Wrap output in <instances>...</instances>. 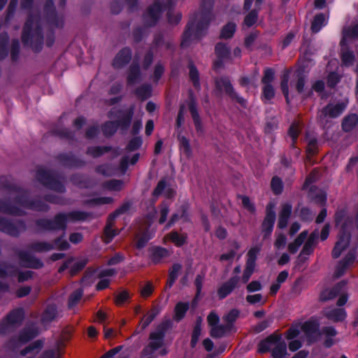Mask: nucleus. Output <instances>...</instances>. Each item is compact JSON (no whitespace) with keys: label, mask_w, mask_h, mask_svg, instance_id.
<instances>
[{"label":"nucleus","mask_w":358,"mask_h":358,"mask_svg":"<svg viewBox=\"0 0 358 358\" xmlns=\"http://www.w3.org/2000/svg\"><path fill=\"white\" fill-rule=\"evenodd\" d=\"M271 186L275 194H280L283 189L282 182L278 177H273L272 178Z\"/></svg>","instance_id":"obj_53"},{"label":"nucleus","mask_w":358,"mask_h":358,"mask_svg":"<svg viewBox=\"0 0 358 358\" xmlns=\"http://www.w3.org/2000/svg\"><path fill=\"white\" fill-rule=\"evenodd\" d=\"M20 259L22 264L27 267L39 268L42 266V263L39 260L29 254L20 253Z\"/></svg>","instance_id":"obj_33"},{"label":"nucleus","mask_w":358,"mask_h":358,"mask_svg":"<svg viewBox=\"0 0 358 358\" xmlns=\"http://www.w3.org/2000/svg\"><path fill=\"white\" fill-rule=\"evenodd\" d=\"M129 298V294L127 291H122L117 294L115 302L117 306L123 305Z\"/></svg>","instance_id":"obj_56"},{"label":"nucleus","mask_w":358,"mask_h":358,"mask_svg":"<svg viewBox=\"0 0 358 358\" xmlns=\"http://www.w3.org/2000/svg\"><path fill=\"white\" fill-rule=\"evenodd\" d=\"M131 59V52L129 48H124L117 55L114 59L115 67H122L127 64Z\"/></svg>","instance_id":"obj_26"},{"label":"nucleus","mask_w":358,"mask_h":358,"mask_svg":"<svg viewBox=\"0 0 358 358\" xmlns=\"http://www.w3.org/2000/svg\"><path fill=\"white\" fill-rule=\"evenodd\" d=\"M257 20V11L252 10L245 17L244 24L247 27L252 26Z\"/></svg>","instance_id":"obj_55"},{"label":"nucleus","mask_w":358,"mask_h":358,"mask_svg":"<svg viewBox=\"0 0 358 358\" xmlns=\"http://www.w3.org/2000/svg\"><path fill=\"white\" fill-rule=\"evenodd\" d=\"M274 78V72L272 69H267L265 71L264 76L262 78V83L266 85H270Z\"/></svg>","instance_id":"obj_60"},{"label":"nucleus","mask_w":358,"mask_h":358,"mask_svg":"<svg viewBox=\"0 0 358 358\" xmlns=\"http://www.w3.org/2000/svg\"><path fill=\"white\" fill-rule=\"evenodd\" d=\"M43 343L41 341H37L22 350L17 358H34L41 350Z\"/></svg>","instance_id":"obj_23"},{"label":"nucleus","mask_w":358,"mask_h":358,"mask_svg":"<svg viewBox=\"0 0 358 358\" xmlns=\"http://www.w3.org/2000/svg\"><path fill=\"white\" fill-rule=\"evenodd\" d=\"M287 355V345L281 340V337L279 336L276 340V344H275L272 349V357L273 358H285Z\"/></svg>","instance_id":"obj_28"},{"label":"nucleus","mask_w":358,"mask_h":358,"mask_svg":"<svg viewBox=\"0 0 358 358\" xmlns=\"http://www.w3.org/2000/svg\"><path fill=\"white\" fill-rule=\"evenodd\" d=\"M165 5H161L159 2H155L152 6H150L146 14L145 19L148 23L150 25L154 24L162 14V10L165 8Z\"/></svg>","instance_id":"obj_20"},{"label":"nucleus","mask_w":358,"mask_h":358,"mask_svg":"<svg viewBox=\"0 0 358 358\" xmlns=\"http://www.w3.org/2000/svg\"><path fill=\"white\" fill-rule=\"evenodd\" d=\"M188 106H189V111L192 114V117L194 120V123L196 129L198 131H201L202 125H201V120H200L198 111H197L196 103H194V101L192 100L189 101Z\"/></svg>","instance_id":"obj_37"},{"label":"nucleus","mask_w":358,"mask_h":358,"mask_svg":"<svg viewBox=\"0 0 358 358\" xmlns=\"http://www.w3.org/2000/svg\"><path fill=\"white\" fill-rule=\"evenodd\" d=\"M287 238L284 234H280L277 236L274 246L276 249L280 250L285 248Z\"/></svg>","instance_id":"obj_59"},{"label":"nucleus","mask_w":358,"mask_h":358,"mask_svg":"<svg viewBox=\"0 0 358 358\" xmlns=\"http://www.w3.org/2000/svg\"><path fill=\"white\" fill-rule=\"evenodd\" d=\"M328 17H326L324 14H319L315 16L311 25V29L313 32H318L322 27L327 24Z\"/></svg>","instance_id":"obj_36"},{"label":"nucleus","mask_w":358,"mask_h":358,"mask_svg":"<svg viewBox=\"0 0 358 358\" xmlns=\"http://www.w3.org/2000/svg\"><path fill=\"white\" fill-rule=\"evenodd\" d=\"M343 39L341 41V45H343L345 41L348 37L358 38V24L355 25L352 29H345L343 31Z\"/></svg>","instance_id":"obj_48"},{"label":"nucleus","mask_w":358,"mask_h":358,"mask_svg":"<svg viewBox=\"0 0 358 358\" xmlns=\"http://www.w3.org/2000/svg\"><path fill=\"white\" fill-rule=\"evenodd\" d=\"M142 144V139L140 137H135L130 141L127 146L129 151L138 149Z\"/></svg>","instance_id":"obj_61"},{"label":"nucleus","mask_w":358,"mask_h":358,"mask_svg":"<svg viewBox=\"0 0 358 358\" xmlns=\"http://www.w3.org/2000/svg\"><path fill=\"white\" fill-rule=\"evenodd\" d=\"M153 235L154 232L150 231L148 229L139 233L136 238V246L139 249L143 248Z\"/></svg>","instance_id":"obj_34"},{"label":"nucleus","mask_w":358,"mask_h":358,"mask_svg":"<svg viewBox=\"0 0 358 358\" xmlns=\"http://www.w3.org/2000/svg\"><path fill=\"white\" fill-rule=\"evenodd\" d=\"M83 294V290L82 289H78L71 294L69 300V308H72L78 303Z\"/></svg>","instance_id":"obj_51"},{"label":"nucleus","mask_w":358,"mask_h":358,"mask_svg":"<svg viewBox=\"0 0 358 358\" xmlns=\"http://www.w3.org/2000/svg\"><path fill=\"white\" fill-rule=\"evenodd\" d=\"M127 210L125 206H122L118 209L114 214L111 215L108 218L107 225L104 231V241L108 243L117 235V232L112 228L113 220L120 214L124 213Z\"/></svg>","instance_id":"obj_17"},{"label":"nucleus","mask_w":358,"mask_h":358,"mask_svg":"<svg viewBox=\"0 0 358 358\" xmlns=\"http://www.w3.org/2000/svg\"><path fill=\"white\" fill-rule=\"evenodd\" d=\"M232 249L229 252L224 253L220 257L222 261H231L236 255V250L240 248L239 244L237 242H234L232 245Z\"/></svg>","instance_id":"obj_49"},{"label":"nucleus","mask_w":358,"mask_h":358,"mask_svg":"<svg viewBox=\"0 0 358 358\" xmlns=\"http://www.w3.org/2000/svg\"><path fill=\"white\" fill-rule=\"evenodd\" d=\"M37 177L38 180H40L45 186L52 189L55 188L52 184L55 180L50 173L43 171H38Z\"/></svg>","instance_id":"obj_39"},{"label":"nucleus","mask_w":358,"mask_h":358,"mask_svg":"<svg viewBox=\"0 0 358 358\" xmlns=\"http://www.w3.org/2000/svg\"><path fill=\"white\" fill-rule=\"evenodd\" d=\"M178 140L180 141V149L181 152L187 157H189L191 155L192 150L188 139L185 136L179 135Z\"/></svg>","instance_id":"obj_45"},{"label":"nucleus","mask_w":358,"mask_h":358,"mask_svg":"<svg viewBox=\"0 0 358 358\" xmlns=\"http://www.w3.org/2000/svg\"><path fill=\"white\" fill-rule=\"evenodd\" d=\"M260 251V246L251 248L248 252L246 267L243 274L242 280L244 283L247 282L254 272L257 255Z\"/></svg>","instance_id":"obj_11"},{"label":"nucleus","mask_w":358,"mask_h":358,"mask_svg":"<svg viewBox=\"0 0 358 358\" xmlns=\"http://www.w3.org/2000/svg\"><path fill=\"white\" fill-rule=\"evenodd\" d=\"M239 315V311L236 309L230 310L223 317L225 324H220V317L215 313L211 312L207 317L208 325L210 327V335L213 338H221L230 331L232 324L236 321Z\"/></svg>","instance_id":"obj_4"},{"label":"nucleus","mask_w":358,"mask_h":358,"mask_svg":"<svg viewBox=\"0 0 358 358\" xmlns=\"http://www.w3.org/2000/svg\"><path fill=\"white\" fill-rule=\"evenodd\" d=\"M324 313L329 320L334 322H343L347 317V313L343 308H328Z\"/></svg>","instance_id":"obj_21"},{"label":"nucleus","mask_w":358,"mask_h":358,"mask_svg":"<svg viewBox=\"0 0 358 358\" xmlns=\"http://www.w3.org/2000/svg\"><path fill=\"white\" fill-rule=\"evenodd\" d=\"M216 87L220 92H224L231 96H234L232 85L227 78L217 79L216 80Z\"/></svg>","instance_id":"obj_29"},{"label":"nucleus","mask_w":358,"mask_h":358,"mask_svg":"<svg viewBox=\"0 0 358 358\" xmlns=\"http://www.w3.org/2000/svg\"><path fill=\"white\" fill-rule=\"evenodd\" d=\"M88 215L81 211H73L66 214H59L55 216L53 220H40L38 222V226L45 230H58L64 231L66 225L69 222L76 221H83L87 220Z\"/></svg>","instance_id":"obj_5"},{"label":"nucleus","mask_w":358,"mask_h":358,"mask_svg":"<svg viewBox=\"0 0 358 358\" xmlns=\"http://www.w3.org/2000/svg\"><path fill=\"white\" fill-rule=\"evenodd\" d=\"M236 28V24H234L233 22L228 23L222 29L220 36L222 38H226V39L231 38L235 33Z\"/></svg>","instance_id":"obj_46"},{"label":"nucleus","mask_w":358,"mask_h":358,"mask_svg":"<svg viewBox=\"0 0 358 358\" xmlns=\"http://www.w3.org/2000/svg\"><path fill=\"white\" fill-rule=\"evenodd\" d=\"M336 223L337 227H341V232L333 249L332 255L334 258H338L350 243L349 229L351 227V222L348 217L345 218V212L342 210L336 213Z\"/></svg>","instance_id":"obj_6"},{"label":"nucleus","mask_w":358,"mask_h":358,"mask_svg":"<svg viewBox=\"0 0 358 358\" xmlns=\"http://www.w3.org/2000/svg\"><path fill=\"white\" fill-rule=\"evenodd\" d=\"M189 308L188 303L179 302L176 304L175 308L174 319L176 320H180L182 319Z\"/></svg>","instance_id":"obj_43"},{"label":"nucleus","mask_w":358,"mask_h":358,"mask_svg":"<svg viewBox=\"0 0 358 358\" xmlns=\"http://www.w3.org/2000/svg\"><path fill=\"white\" fill-rule=\"evenodd\" d=\"M318 329L319 324L313 319L294 323L286 333L287 339L290 340L289 349L292 352L298 350L305 338L312 342L318 336Z\"/></svg>","instance_id":"obj_1"},{"label":"nucleus","mask_w":358,"mask_h":358,"mask_svg":"<svg viewBox=\"0 0 358 358\" xmlns=\"http://www.w3.org/2000/svg\"><path fill=\"white\" fill-rule=\"evenodd\" d=\"M210 20L209 12H202L197 14L187 24L184 32L181 45L187 47L189 43L200 37L205 33Z\"/></svg>","instance_id":"obj_2"},{"label":"nucleus","mask_w":358,"mask_h":358,"mask_svg":"<svg viewBox=\"0 0 358 358\" xmlns=\"http://www.w3.org/2000/svg\"><path fill=\"white\" fill-rule=\"evenodd\" d=\"M186 238L187 237L185 235L178 234L176 231H173L164 237V243L171 241L176 246H181L185 243Z\"/></svg>","instance_id":"obj_35"},{"label":"nucleus","mask_w":358,"mask_h":358,"mask_svg":"<svg viewBox=\"0 0 358 358\" xmlns=\"http://www.w3.org/2000/svg\"><path fill=\"white\" fill-rule=\"evenodd\" d=\"M22 41L25 45L30 46L35 52L41 50L43 36L38 16H29L23 29Z\"/></svg>","instance_id":"obj_3"},{"label":"nucleus","mask_w":358,"mask_h":358,"mask_svg":"<svg viewBox=\"0 0 358 358\" xmlns=\"http://www.w3.org/2000/svg\"><path fill=\"white\" fill-rule=\"evenodd\" d=\"M357 257V254L355 250L350 251L347 255L344 257V259L339 262L338 264L335 275L337 278L343 275L345 271L352 266L353 264L355 262Z\"/></svg>","instance_id":"obj_14"},{"label":"nucleus","mask_w":358,"mask_h":358,"mask_svg":"<svg viewBox=\"0 0 358 358\" xmlns=\"http://www.w3.org/2000/svg\"><path fill=\"white\" fill-rule=\"evenodd\" d=\"M340 76L336 73L332 72L328 76L327 83L330 87H334L340 80Z\"/></svg>","instance_id":"obj_64"},{"label":"nucleus","mask_w":358,"mask_h":358,"mask_svg":"<svg viewBox=\"0 0 358 358\" xmlns=\"http://www.w3.org/2000/svg\"><path fill=\"white\" fill-rule=\"evenodd\" d=\"M342 126L345 131H350L358 128V116L356 114H351L345 117L343 121Z\"/></svg>","instance_id":"obj_32"},{"label":"nucleus","mask_w":358,"mask_h":358,"mask_svg":"<svg viewBox=\"0 0 358 358\" xmlns=\"http://www.w3.org/2000/svg\"><path fill=\"white\" fill-rule=\"evenodd\" d=\"M164 332L162 330L158 329L150 334V343L149 345L144 350L145 355L152 354L158 349L162 344Z\"/></svg>","instance_id":"obj_16"},{"label":"nucleus","mask_w":358,"mask_h":358,"mask_svg":"<svg viewBox=\"0 0 358 358\" xmlns=\"http://www.w3.org/2000/svg\"><path fill=\"white\" fill-rule=\"evenodd\" d=\"M59 316V313L55 306L51 305L47 307L43 313L41 322L44 325H47L50 322L54 321Z\"/></svg>","instance_id":"obj_27"},{"label":"nucleus","mask_w":358,"mask_h":358,"mask_svg":"<svg viewBox=\"0 0 358 358\" xmlns=\"http://www.w3.org/2000/svg\"><path fill=\"white\" fill-rule=\"evenodd\" d=\"M302 69H298L297 71H294V73H292L290 70H287L283 74V78L281 83V88L282 93L284 94L285 96L286 97L287 101H288V94H289V90H288V83L289 81V79H291L290 82H292V78L291 77L296 76L297 77V83H296V88L299 92H301L303 86H304V80L301 77L302 76Z\"/></svg>","instance_id":"obj_9"},{"label":"nucleus","mask_w":358,"mask_h":358,"mask_svg":"<svg viewBox=\"0 0 358 358\" xmlns=\"http://www.w3.org/2000/svg\"><path fill=\"white\" fill-rule=\"evenodd\" d=\"M0 230L12 236H17L19 233L12 223L2 218H0Z\"/></svg>","instance_id":"obj_44"},{"label":"nucleus","mask_w":358,"mask_h":358,"mask_svg":"<svg viewBox=\"0 0 358 358\" xmlns=\"http://www.w3.org/2000/svg\"><path fill=\"white\" fill-rule=\"evenodd\" d=\"M307 231H302L293 243L289 244L288 249L289 252L292 253H295L299 250L301 244L304 242L305 239L307 238Z\"/></svg>","instance_id":"obj_40"},{"label":"nucleus","mask_w":358,"mask_h":358,"mask_svg":"<svg viewBox=\"0 0 358 358\" xmlns=\"http://www.w3.org/2000/svg\"><path fill=\"white\" fill-rule=\"evenodd\" d=\"M38 334V330L34 324L27 327L19 335L10 341L9 345L12 348H16L20 345L28 342L35 337Z\"/></svg>","instance_id":"obj_12"},{"label":"nucleus","mask_w":358,"mask_h":358,"mask_svg":"<svg viewBox=\"0 0 358 358\" xmlns=\"http://www.w3.org/2000/svg\"><path fill=\"white\" fill-rule=\"evenodd\" d=\"M274 96V90L271 85H264L263 88V97L266 100H270Z\"/></svg>","instance_id":"obj_62"},{"label":"nucleus","mask_w":358,"mask_h":358,"mask_svg":"<svg viewBox=\"0 0 358 358\" xmlns=\"http://www.w3.org/2000/svg\"><path fill=\"white\" fill-rule=\"evenodd\" d=\"M24 317V311L18 308L12 311L0 325V333L4 334L13 329Z\"/></svg>","instance_id":"obj_10"},{"label":"nucleus","mask_w":358,"mask_h":358,"mask_svg":"<svg viewBox=\"0 0 358 358\" xmlns=\"http://www.w3.org/2000/svg\"><path fill=\"white\" fill-rule=\"evenodd\" d=\"M132 115V110L127 112H120L117 115L118 120L117 122H108L104 124L103 127L104 134L106 136H110L113 134L120 126H122V128H127L130 124Z\"/></svg>","instance_id":"obj_8"},{"label":"nucleus","mask_w":358,"mask_h":358,"mask_svg":"<svg viewBox=\"0 0 358 358\" xmlns=\"http://www.w3.org/2000/svg\"><path fill=\"white\" fill-rule=\"evenodd\" d=\"M348 101L344 98L337 103H331L326 106L320 115V121L323 126L328 122L329 118H334L340 115L348 105Z\"/></svg>","instance_id":"obj_7"},{"label":"nucleus","mask_w":358,"mask_h":358,"mask_svg":"<svg viewBox=\"0 0 358 358\" xmlns=\"http://www.w3.org/2000/svg\"><path fill=\"white\" fill-rule=\"evenodd\" d=\"M279 336L271 335L264 341H262L258 345V351L261 353L266 352L269 350H272L275 344H276V340Z\"/></svg>","instance_id":"obj_30"},{"label":"nucleus","mask_w":358,"mask_h":358,"mask_svg":"<svg viewBox=\"0 0 358 358\" xmlns=\"http://www.w3.org/2000/svg\"><path fill=\"white\" fill-rule=\"evenodd\" d=\"M97 171L103 175L110 176L116 174V170L113 169L110 166L103 165L97 169Z\"/></svg>","instance_id":"obj_58"},{"label":"nucleus","mask_w":358,"mask_h":358,"mask_svg":"<svg viewBox=\"0 0 358 358\" xmlns=\"http://www.w3.org/2000/svg\"><path fill=\"white\" fill-rule=\"evenodd\" d=\"M123 183L120 180H113L105 185V188L110 191H119L122 189Z\"/></svg>","instance_id":"obj_54"},{"label":"nucleus","mask_w":358,"mask_h":358,"mask_svg":"<svg viewBox=\"0 0 358 358\" xmlns=\"http://www.w3.org/2000/svg\"><path fill=\"white\" fill-rule=\"evenodd\" d=\"M275 205L270 203L266 208V215L264 220L262 228L266 234L269 235L273 231V224L275 220Z\"/></svg>","instance_id":"obj_18"},{"label":"nucleus","mask_w":358,"mask_h":358,"mask_svg":"<svg viewBox=\"0 0 358 358\" xmlns=\"http://www.w3.org/2000/svg\"><path fill=\"white\" fill-rule=\"evenodd\" d=\"M45 11L48 15V22L56 27L59 26V23L56 22L57 15L55 10L53 6V3L51 1H48L45 5Z\"/></svg>","instance_id":"obj_42"},{"label":"nucleus","mask_w":358,"mask_h":358,"mask_svg":"<svg viewBox=\"0 0 358 358\" xmlns=\"http://www.w3.org/2000/svg\"><path fill=\"white\" fill-rule=\"evenodd\" d=\"M306 141L307 142V151L310 154H314L317 148V143L316 138L310 135V134H307L306 136Z\"/></svg>","instance_id":"obj_47"},{"label":"nucleus","mask_w":358,"mask_h":358,"mask_svg":"<svg viewBox=\"0 0 358 358\" xmlns=\"http://www.w3.org/2000/svg\"><path fill=\"white\" fill-rule=\"evenodd\" d=\"M215 55L220 63H222V61L227 59L229 57V49L228 47L223 43H217L215 45ZM221 64H217L215 67H218L219 65Z\"/></svg>","instance_id":"obj_31"},{"label":"nucleus","mask_w":358,"mask_h":358,"mask_svg":"<svg viewBox=\"0 0 358 358\" xmlns=\"http://www.w3.org/2000/svg\"><path fill=\"white\" fill-rule=\"evenodd\" d=\"M163 192L167 198H171L174 194L173 189L169 187L166 188V185L164 180H162L158 183L157 187L154 190L153 194L155 196H157L161 194Z\"/></svg>","instance_id":"obj_41"},{"label":"nucleus","mask_w":358,"mask_h":358,"mask_svg":"<svg viewBox=\"0 0 358 358\" xmlns=\"http://www.w3.org/2000/svg\"><path fill=\"white\" fill-rule=\"evenodd\" d=\"M168 254L167 250L162 248H155L152 250V258L155 262H158L162 257Z\"/></svg>","instance_id":"obj_52"},{"label":"nucleus","mask_w":358,"mask_h":358,"mask_svg":"<svg viewBox=\"0 0 358 358\" xmlns=\"http://www.w3.org/2000/svg\"><path fill=\"white\" fill-rule=\"evenodd\" d=\"M138 69H131L128 77L129 84H134L139 80L140 73Z\"/></svg>","instance_id":"obj_63"},{"label":"nucleus","mask_w":358,"mask_h":358,"mask_svg":"<svg viewBox=\"0 0 358 358\" xmlns=\"http://www.w3.org/2000/svg\"><path fill=\"white\" fill-rule=\"evenodd\" d=\"M69 247L67 241L60 238L55 241L53 244L45 242H38L32 245V250L36 252H45L53 248L66 250Z\"/></svg>","instance_id":"obj_13"},{"label":"nucleus","mask_w":358,"mask_h":358,"mask_svg":"<svg viewBox=\"0 0 358 358\" xmlns=\"http://www.w3.org/2000/svg\"><path fill=\"white\" fill-rule=\"evenodd\" d=\"M87 264L85 259H69L59 268V272L62 273L66 269H69V272L73 275L79 270L82 269Z\"/></svg>","instance_id":"obj_15"},{"label":"nucleus","mask_w":358,"mask_h":358,"mask_svg":"<svg viewBox=\"0 0 358 358\" xmlns=\"http://www.w3.org/2000/svg\"><path fill=\"white\" fill-rule=\"evenodd\" d=\"M292 206L289 202H285L281 205V210L279 214L278 226L280 229H285L292 213Z\"/></svg>","instance_id":"obj_22"},{"label":"nucleus","mask_w":358,"mask_h":358,"mask_svg":"<svg viewBox=\"0 0 358 358\" xmlns=\"http://www.w3.org/2000/svg\"><path fill=\"white\" fill-rule=\"evenodd\" d=\"M115 273V271L113 268H105L98 271L97 275L100 278V280L96 285V289L98 290L106 289L110 283L108 277L113 276Z\"/></svg>","instance_id":"obj_24"},{"label":"nucleus","mask_w":358,"mask_h":358,"mask_svg":"<svg viewBox=\"0 0 358 358\" xmlns=\"http://www.w3.org/2000/svg\"><path fill=\"white\" fill-rule=\"evenodd\" d=\"M153 286L151 282H148L141 289V295L142 297L147 298L150 296L153 292Z\"/></svg>","instance_id":"obj_57"},{"label":"nucleus","mask_w":358,"mask_h":358,"mask_svg":"<svg viewBox=\"0 0 358 358\" xmlns=\"http://www.w3.org/2000/svg\"><path fill=\"white\" fill-rule=\"evenodd\" d=\"M318 232L313 231L308 240L305 243L303 249L299 255V258L301 259H306L308 256H309L313 252L314 248L316 245L317 240L318 238Z\"/></svg>","instance_id":"obj_19"},{"label":"nucleus","mask_w":358,"mask_h":358,"mask_svg":"<svg viewBox=\"0 0 358 358\" xmlns=\"http://www.w3.org/2000/svg\"><path fill=\"white\" fill-rule=\"evenodd\" d=\"M238 282L237 276L233 277L229 279L227 282L224 283L217 291L218 296L220 299L225 298L229 295L232 290L235 288Z\"/></svg>","instance_id":"obj_25"},{"label":"nucleus","mask_w":358,"mask_h":358,"mask_svg":"<svg viewBox=\"0 0 358 358\" xmlns=\"http://www.w3.org/2000/svg\"><path fill=\"white\" fill-rule=\"evenodd\" d=\"M301 130V125L299 122H295L292 124L289 127L288 134L290 138H292L293 143L296 141L298 137L299 134Z\"/></svg>","instance_id":"obj_50"},{"label":"nucleus","mask_w":358,"mask_h":358,"mask_svg":"<svg viewBox=\"0 0 358 358\" xmlns=\"http://www.w3.org/2000/svg\"><path fill=\"white\" fill-rule=\"evenodd\" d=\"M61 342H56L52 348L45 350L41 358H61Z\"/></svg>","instance_id":"obj_38"}]
</instances>
